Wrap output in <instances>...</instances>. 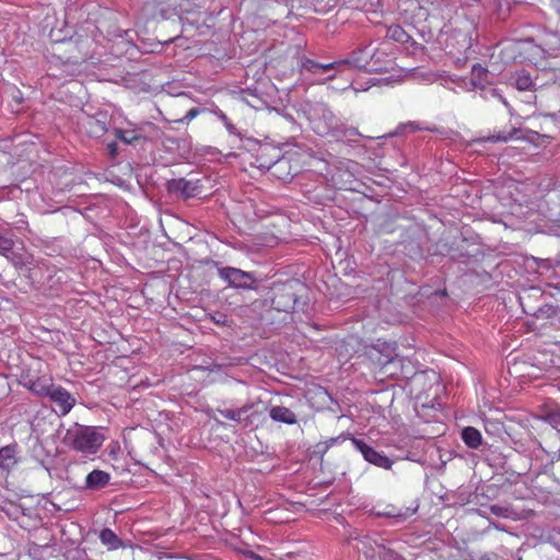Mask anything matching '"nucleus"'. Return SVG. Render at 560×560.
Segmentation results:
<instances>
[{
    "mask_svg": "<svg viewBox=\"0 0 560 560\" xmlns=\"http://www.w3.org/2000/svg\"><path fill=\"white\" fill-rule=\"evenodd\" d=\"M392 56V44L382 42L377 46H365L354 50L348 58V67L364 69L369 72L384 70L385 63L389 61Z\"/></svg>",
    "mask_w": 560,
    "mask_h": 560,
    "instance_id": "f257e3e1",
    "label": "nucleus"
},
{
    "mask_svg": "<svg viewBox=\"0 0 560 560\" xmlns=\"http://www.w3.org/2000/svg\"><path fill=\"white\" fill-rule=\"evenodd\" d=\"M103 442L104 436L92 427L80 425L74 430H69L65 436L66 445L84 454L97 453Z\"/></svg>",
    "mask_w": 560,
    "mask_h": 560,
    "instance_id": "f03ea898",
    "label": "nucleus"
},
{
    "mask_svg": "<svg viewBox=\"0 0 560 560\" xmlns=\"http://www.w3.org/2000/svg\"><path fill=\"white\" fill-rule=\"evenodd\" d=\"M371 360L378 368V373L384 377L398 378L402 375V359L396 353L392 345H383L382 349L374 348Z\"/></svg>",
    "mask_w": 560,
    "mask_h": 560,
    "instance_id": "7ed1b4c3",
    "label": "nucleus"
},
{
    "mask_svg": "<svg viewBox=\"0 0 560 560\" xmlns=\"http://www.w3.org/2000/svg\"><path fill=\"white\" fill-rule=\"evenodd\" d=\"M44 365L45 363L37 359L21 374L23 386L40 397H46L55 385L50 374L42 373Z\"/></svg>",
    "mask_w": 560,
    "mask_h": 560,
    "instance_id": "20e7f679",
    "label": "nucleus"
},
{
    "mask_svg": "<svg viewBox=\"0 0 560 560\" xmlns=\"http://www.w3.org/2000/svg\"><path fill=\"white\" fill-rule=\"evenodd\" d=\"M252 165L260 170H273V173L278 176H281L287 167H289L287 176H293L296 173V171L291 172L290 170V159L280 156L279 151L269 144L257 148L255 162H252Z\"/></svg>",
    "mask_w": 560,
    "mask_h": 560,
    "instance_id": "39448f33",
    "label": "nucleus"
},
{
    "mask_svg": "<svg viewBox=\"0 0 560 560\" xmlns=\"http://www.w3.org/2000/svg\"><path fill=\"white\" fill-rule=\"evenodd\" d=\"M299 304V299L293 288L283 284L275 290L271 299V306L278 312L291 313Z\"/></svg>",
    "mask_w": 560,
    "mask_h": 560,
    "instance_id": "423d86ee",
    "label": "nucleus"
},
{
    "mask_svg": "<svg viewBox=\"0 0 560 560\" xmlns=\"http://www.w3.org/2000/svg\"><path fill=\"white\" fill-rule=\"evenodd\" d=\"M219 276L229 283V285L238 288V289H253L255 278L253 273L246 272L244 270L233 268V267H223L219 269Z\"/></svg>",
    "mask_w": 560,
    "mask_h": 560,
    "instance_id": "0eeeda50",
    "label": "nucleus"
},
{
    "mask_svg": "<svg viewBox=\"0 0 560 560\" xmlns=\"http://www.w3.org/2000/svg\"><path fill=\"white\" fill-rule=\"evenodd\" d=\"M350 440L352 445L362 454L366 462L385 469L392 467V460L383 453L377 452L360 439L351 438Z\"/></svg>",
    "mask_w": 560,
    "mask_h": 560,
    "instance_id": "6e6552de",
    "label": "nucleus"
},
{
    "mask_svg": "<svg viewBox=\"0 0 560 560\" xmlns=\"http://www.w3.org/2000/svg\"><path fill=\"white\" fill-rule=\"evenodd\" d=\"M57 407L60 416H66L75 405V398L62 386L54 385L47 396Z\"/></svg>",
    "mask_w": 560,
    "mask_h": 560,
    "instance_id": "1a4fd4ad",
    "label": "nucleus"
},
{
    "mask_svg": "<svg viewBox=\"0 0 560 560\" xmlns=\"http://www.w3.org/2000/svg\"><path fill=\"white\" fill-rule=\"evenodd\" d=\"M417 510L418 505L411 508L393 503H378L375 506V514L383 517L406 520L412 516Z\"/></svg>",
    "mask_w": 560,
    "mask_h": 560,
    "instance_id": "9d476101",
    "label": "nucleus"
},
{
    "mask_svg": "<svg viewBox=\"0 0 560 560\" xmlns=\"http://www.w3.org/2000/svg\"><path fill=\"white\" fill-rule=\"evenodd\" d=\"M445 47L452 55L465 52L471 47V37L462 31L454 30L448 34Z\"/></svg>",
    "mask_w": 560,
    "mask_h": 560,
    "instance_id": "9b49d317",
    "label": "nucleus"
},
{
    "mask_svg": "<svg viewBox=\"0 0 560 560\" xmlns=\"http://www.w3.org/2000/svg\"><path fill=\"white\" fill-rule=\"evenodd\" d=\"M170 190L179 192L183 198L187 199L200 192L201 186L199 182L188 180L185 178L173 179L168 184Z\"/></svg>",
    "mask_w": 560,
    "mask_h": 560,
    "instance_id": "f8f14e48",
    "label": "nucleus"
},
{
    "mask_svg": "<svg viewBox=\"0 0 560 560\" xmlns=\"http://www.w3.org/2000/svg\"><path fill=\"white\" fill-rule=\"evenodd\" d=\"M347 62V58L338 61H332L329 63H319L313 59L305 58L302 62V68L314 74L320 71L329 70L343 71L348 67Z\"/></svg>",
    "mask_w": 560,
    "mask_h": 560,
    "instance_id": "ddd939ff",
    "label": "nucleus"
},
{
    "mask_svg": "<svg viewBox=\"0 0 560 560\" xmlns=\"http://www.w3.org/2000/svg\"><path fill=\"white\" fill-rule=\"evenodd\" d=\"M253 407H254V404L248 402L240 408L218 409L217 411L223 418L238 422V423H244V425L247 427L252 423V421L249 420V416L247 413L253 409Z\"/></svg>",
    "mask_w": 560,
    "mask_h": 560,
    "instance_id": "4468645a",
    "label": "nucleus"
},
{
    "mask_svg": "<svg viewBox=\"0 0 560 560\" xmlns=\"http://www.w3.org/2000/svg\"><path fill=\"white\" fill-rule=\"evenodd\" d=\"M110 475L101 469L92 470L85 478V488L90 490H98L109 483Z\"/></svg>",
    "mask_w": 560,
    "mask_h": 560,
    "instance_id": "2eb2a0df",
    "label": "nucleus"
},
{
    "mask_svg": "<svg viewBox=\"0 0 560 560\" xmlns=\"http://www.w3.org/2000/svg\"><path fill=\"white\" fill-rule=\"evenodd\" d=\"M270 418L276 422L285 424H295L298 422L295 413L283 406H273L269 410Z\"/></svg>",
    "mask_w": 560,
    "mask_h": 560,
    "instance_id": "dca6fc26",
    "label": "nucleus"
},
{
    "mask_svg": "<svg viewBox=\"0 0 560 560\" xmlns=\"http://www.w3.org/2000/svg\"><path fill=\"white\" fill-rule=\"evenodd\" d=\"M18 463L16 446L7 445L0 448V467L4 470H10Z\"/></svg>",
    "mask_w": 560,
    "mask_h": 560,
    "instance_id": "f3484780",
    "label": "nucleus"
},
{
    "mask_svg": "<svg viewBox=\"0 0 560 560\" xmlns=\"http://www.w3.org/2000/svg\"><path fill=\"white\" fill-rule=\"evenodd\" d=\"M462 439L470 448H478L482 444L481 433L474 427H466L463 429Z\"/></svg>",
    "mask_w": 560,
    "mask_h": 560,
    "instance_id": "a211bd4d",
    "label": "nucleus"
},
{
    "mask_svg": "<svg viewBox=\"0 0 560 560\" xmlns=\"http://www.w3.org/2000/svg\"><path fill=\"white\" fill-rule=\"evenodd\" d=\"M100 540L108 550H117L122 546V541L110 528H103L101 530Z\"/></svg>",
    "mask_w": 560,
    "mask_h": 560,
    "instance_id": "6ab92c4d",
    "label": "nucleus"
},
{
    "mask_svg": "<svg viewBox=\"0 0 560 560\" xmlns=\"http://www.w3.org/2000/svg\"><path fill=\"white\" fill-rule=\"evenodd\" d=\"M115 137L128 144L144 139L137 129H115Z\"/></svg>",
    "mask_w": 560,
    "mask_h": 560,
    "instance_id": "aec40b11",
    "label": "nucleus"
},
{
    "mask_svg": "<svg viewBox=\"0 0 560 560\" xmlns=\"http://www.w3.org/2000/svg\"><path fill=\"white\" fill-rule=\"evenodd\" d=\"M386 37L397 43H406L409 39V35L400 25H390L387 28Z\"/></svg>",
    "mask_w": 560,
    "mask_h": 560,
    "instance_id": "412c9836",
    "label": "nucleus"
},
{
    "mask_svg": "<svg viewBox=\"0 0 560 560\" xmlns=\"http://www.w3.org/2000/svg\"><path fill=\"white\" fill-rule=\"evenodd\" d=\"M515 86L520 91H529L534 86V82L527 72L521 71L516 73Z\"/></svg>",
    "mask_w": 560,
    "mask_h": 560,
    "instance_id": "4be33fe9",
    "label": "nucleus"
},
{
    "mask_svg": "<svg viewBox=\"0 0 560 560\" xmlns=\"http://www.w3.org/2000/svg\"><path fill=\"white\" fill-rule=\"evenodd\" d=\"M488 77L487 68L481 65H475L471 69V81L475 85L482 84Z\"/></svg>",
    "mask_w": 560,
    "mask_h": 560,
    "instance_id": "5701e85b",
    "label": "nucleus"
},
{
    "mask_svg": "<svg viewBox=\"0 0 560 560\" xmlns=\"http://www.w3.org/2000/svg\"><path fill=\"white\" fill-rule=\"evenodd\" d=\"M13 246L14 242L12 238L0 234V255L8 257L9 253L12 252Z\"/></svg>",
    "mask_w": 560,
    "mask_h": 560,
    "instance_id": "b1692460",
    "label": "nucleus"
},
{
    "mask_svg": "<svg viewBox=\"0 0 560 560\" xmlns=\"http://www.w3.org/2000/svg\"><path fill=\"white\" fill-rule=\"evenodd\" d=\"M209 316H210V319L219 326H224V327L231 326L232 322L225 314L215 313V314H210Z\"/></svg>",
    "mask_w": 560,
    "mask_h": 560,
    "instance_id": "393cba45",
    "label": "nucleus"
},
{
    "mask_svg": "<svg viewBox=\"0 0 560 560\" xmlns=\"http://www.w3.org/2000/svg\"><path fill=\"white\" fill-rule=\"evenodd\" d=\"M201 113V109L200 108H197V107H192L190 108L185 117L183 119H180L179 121H190L192 120L194 118H196L199 114Z\"/></svg>",
    "mask_w": 560,
    "mask_h": 560,
    "instance_id": "a878e982",
    "label": "nucleus"
},
{
    "mask_svg": "<svg viewBox=\"0 0 560 560\" xmlns=\"http://www.w3.org/2000/svg\"><path fill=\"white\" fill-rule=\"evenodd\" d=\"M10 386L5 377L0 376V399L9 394Z\"/></svg>",
    "mask_w": 560,
    "mask_h": 560,
    "instance_id": "bb28decb",
    "label": "nucleus"
},
{
    "mask_svg": "<svg viewBox=\"0 0 560 560\" xmlns=\"http://www.w3.org/2000/svg\"><path fill=\"white\" fill-rule=\"evenodd\" d=\"M73 46H74V40H73V38H70L68 42L60 43L58 49L60 50L61 48H63L62 50L65 52H71Z\"/></svg>",
    "mask_w": 560,
    "mask_h": 560,
    "instance_id": "cd10ccee",
    "label": "nucleus"
},
{
    "mask_svg": "<svg viewBox=\"0 0 560 560\" xmlns=\"http://www.w3.org/2000/svg\"><path fill=\"white\" fill-rule=\"evenodd\" d=\"M508 137L505 136H492V137H489V138H483V139H479L478 141H491V142H506L508 141Z\"/></svg>",
    "mask_w": 560,
    "mask_h": 560,
    "instance_id": "c85d7f7f",
    "label": "nucleus"
},
{
    "mask_svg": "<svg viewBox=\"0 0 560 560\" xmlns=\"http://www.w3.org/2000/svg\"><path fill=\"white\" fill-rule=\"evenodd\" d=\"M490 511L492 514L497 516H505L506 509L499 506V505H491Z\"/></svg>",
    "mask_w": 560,
    "mask_h": 560,
    "instance_id": "c756f323",
    "label": "nucleus"
},
{
    "mask_svg": "<svg viewBox=\"0 0 560 560\" xmlns=\"http://www.w3.org/2000/svg\"><path fill=\"white\" fill-rule=\"evenodd\" d=\"M85 56H86V54H84L82 56H73V55H71V56H68L66 58V61L67 62H72V63H78L80 60H84Z\"/></svg>",
    "mask_w": 560,
    "mask_h": 560,
    "instance_id": "7c9ffc66",
    "label": "nucleus"
},
{
    "mask_svg": "<svg viewBox=\"0 0 560 560\" xmlns=\"http://www.w3.org/2000/svg\"><path fill=\"white\" fill-rule=\"evenodd\" d=\"M95 124H96V127H97L96 132L100 133V135H103L106 131L105 125L104 124H100L98 121H96Z\"/></svg>",
    "mask_w": 560,
    "mask_h": 560,
    "instance_id": "2f4dec72",
    "label": "nucleus"
},
{
    "mask_svg": "<svg viewBox=\"0 0 560 560\" xmlns=\"http://www.w3.org/2000/svg\"><path fill=\"white\" fill-rule=\"evenodd\" d=\"M108 150L110 154L114 156L117 153V145L115 142L108 144Z\"/></svg>",
    "mask_w": 560,
    "mask_h": 560,
    "instance_id": "473e14b6",
    "label": "nucleus"
},
{
    "mask_svg": "<svg viewBox=\"0 0 560 560\" xmlns=\"http://www.w3.org/2000/svg\"><path fill=\"white\" fill-rule=\"evenodd\" d=\"M357 84V82H352V85ZM355 91H359L360 89L358 86H353Z\"/></svg>",
    "mask_w": 560,
    "mask_h": 560,
    "instance_id": "72a5a7b5",
    "label": "nucleus"
},
{
    "mask_svg": "<svg viewBox=\"0 0 560 560\" xmlns=\"http://www.w3.org/2000/svg\"><path fill=\"white\" fill-rule=\"evenodd\" d=\"M334 78H335V75H334V74H331V75H329L327 79H328V80H332Z\"/></svg>",
    "mask_w": 560,
    "mask_h": 560,
    "instance_id": "f704fd0d",
    "label": "nucleus"
}]
</instances>
